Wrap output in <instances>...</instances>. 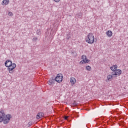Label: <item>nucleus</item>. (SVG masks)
Masks as SVG:
<instances>
[{"mask_svg":"<svg viewBox=\"0 0 128 128\" xmlns=\"http://www.w3.org/2000/svg\"><path fill=\"white\" fill-rule=\"evenodd\" d=\"M77 18H82V12H80L76 14Z\"/></svg>","mask_w":128,"mask_h":128,"instance_id":"obj_11","label":"nucleus"},{"mask_svg":"<svg viewBox=\"0 0 128 128\" xmlns=\"http://www.w3.org/2000/svg\"><path fill=\"white\" fill-rule=\"evenodd\" d=\"M8 16H12V12H8Z\"/></svg>","mask_w":128,"mask_h":128,"instance_id":"obj_25","label":"nucleus"},{"mask_svg":"<svg viewBox=\"0 0 128 128\" xmlns=\"http://www.w3.org/2000/svg\"><path fill=\"white\" fill-rule=\"evenodd\" d=\"M4 66L7 68V70L9 72L10 74L14 73V70L16 68V64L15 63H12V60H8L4 62Z\"/></svg>","mask_w":128,"mask_h":128,"instance_id":"obj_2","label":"nucleus"},{"mask_svg":"<svg viewBox=\"0 0 128 128\" xmlns=\"http://www.w3.org/2000/svg\"><path fill=\"white\" fill-rule=\"evenodd\" d=\"M56 2H58L60 1V0H54Z\"/></svg>","mask_w":128,"mask_h":128,"instance_id":"obj_26","label":"nucleus"},{"mask_svg":"<svg viewBox=\"0 0 128 128\" xmlns=\"http://www.w3.org/2000/svg\"><path fill=\"white\" fill-rule=\"evenodd\" d=\"M106 34H107V36H108V38H110V36H112V32L110 30H108L106 32Z\"/></svg>","mask_w":128,"mask_h":128,"instance_id":"obj_8","label":"nucleus"},{"mask_svg":"<svg viewBox=\"0 0 128 128\" xmlns=\"http://www.w3.org/2000/svg\"><path fill=\"white\" fill-rule=\"evenodd\" d=\"M66 38L67 40H70V34H68L67 36H66Z\"/></svg>","mask_w":128,"mask_h":128,"instance_id":"obj_20","label":"nucleus"},{"mask_svg":"<svg viewBox=\"0 0 128 128\" xmlns=\"http://www.w3.org/2000/svg\"><path fill=\"white\" fill-rule=\"evenodd\" d=\"M112 76H120L122 74V70H114V72H112Z\"/></svg>","mask_w":128,"mask_h":128,"instance_id":"obj_5","label":"nucleus"},{"mask_svg":"<svg viewBox=\"0 0 128 128\" xmlns=\"http://www.w3.org/2000/svg\"><path fill=\"white\" fill-rule=\"evenodd\" d=\"M86 56H84V55H82V60H86Z\"/></svg>","mask_w":128,"mask_h":128,"instance_id":"obj_14","label":"nucleus"},{"mask_svg":"<svg viewBox=\"0 0 128 128\" xmlns=\"http://www.w3.org/2000/svg\"><path fill=\"white\" fill-rule=\"evenodd\" d=\"M64 118V120H68V116H66Z\"/></svg>","mask_w":128,"mask_h":128,"instance_id":"obj_27","label":"nucleus"},{"mask_svg":"<svg viewBox=\"0 0 128 128\" xmlns=\"http://www.w3.org/2000/svg\"><path fill=\"white\" fill-rule=\"evenodd\" d=\"M113 66L114 67V70H117L118 68V66L116 64L114 65Z\"/></svg>","mask_w":128,"mask_h":128,"instance_id":"obj_22","label":"nucleus"},{"mask_svg":"<svg viewBox=\"0 0 128 128\" xmlns=\"http://www.w3.org/2000/svg\"><path fill=\"white\" fill-rule=\"evenodd\" d=\"M112 75H108L107 76V80H108L110 81V80H112Z\"/></svg>","mask_w":128,"mask_h":128,"instance_id":"obj_13","label":"nucleus"},{"mask_svg":"<svg viewBox=\"0 0 128 128\" xmlns=\"http://www.w3.org/2000/svg\"><path fill=\"white\" fill-rule=\"evenodd\" d=\"M88 38L86 40V42L88 44H94V34L92 33H90L88 36Z\"/></svg>","mask_w":128,"mask_h":128,"instance_id":"obj_4","label":"nucleus"},{"mask_svg":"<svg viewBox=\"0 0 128 128\" xmlns=\"http://www.w3.org/2000/svg\"><path fill=\"white\" fill-rule=\"evenodd\" d=\"M110 69L111 70H112L113 72H114V70H116L114 66H112L110 67Z\"/></svg>","mask_w":128,"mask_h":128,"instance_id":"obj_19","label":"nucleus"},{"mask_svg":"<svg viewBox=\"0 0 128 128\" xmlns=\"http://www.w3.org/2000/svg\"><path fill=\"white\" fill-rule=\"evenodd\" d=\"M36 34L38 36H40V29L37 30Z\"/></svg>","mask_w":128,"mask_h":128,"instance_id":"obj_16","label":"nucleus"},{"mask_svg":"<svg viewBox=\"0 0 128 128\" xmlns=\"http://www.w3.org/2000/svg\"><path fill=\"white\" fill-rule=\"evenodd\" d=\"M124 122H122V121H121V122L120 124V126H124Z\"/></svg>","mask_w":128,"mask_h":128,"instance_id":"obj_21","label":"nucleus"},{"mask_svg":"<svg viewBox=\"0 0 128 128\" xmlns=\"http://www.w3.org/2000/svg\"><path fill=\"white\" fill-rule=\"evenodd\" d=\"M10 4V0H3L2 4L6 6V4Z\"/></svg>","mask_w":128,"mask_h":128,"instance_id":"obj_7","label":"nucleus"},{"mask_svg":"<svg viewBox=\"0 0 128 128\" xmlns=\"http://www.w3.org/2000/svg\"><path fill=\"white\" fill-rule=\"evenodd\" d=\"M44 113L42 112H40L38 114L37 116H36V118H42V116H44Z\"/></svg>","mask_w":128,"mask_h":128,"instance_id":"obj_6","label":"nucleus"},{"mask_svg":"<svg viewBox=\"0 0 128 128\" xmlns=\"http://www.w3.org/2000/svg\"><path fill=\"white\" fill-rule=\"evenodd\" d=\"M32 122H29L28 123V126H32Z\"/></svg>","mask_w":128,"mask_h":128,"instance_id":"obj_23","label":"nucleus"},{"mask_svg":"<svg viewBox=\"0 0 128 128\" xmlns=\"http://www.w3.org/2000/svg\"><path fill=\"white\" fill-rule=\"evenodd\" d=\"M80 64H85L84 60H82L80 61Z\"/></svg>","mask_w":128,"mask_h":128,"instance_id":"obj_24","label":"nucleus"},{"mask_svg":"<svg viewBox=\"0 0 128 128\" xmlns=\"http://www.w3.org/2000/svg\"><path fill=\"white\" fill-rule=\"evenodd\" d=\"M32 40L33 42H36L38 40V37L35 36L34 38H33Z\"/></svg>","mask_w":128,"mask_h":128,"instance_id":"obj_18","label":"nucleus"},{"mask_svg":"<svg viewBox=\"0 0 128 128\" xmlns=\"http://www.w3.org/2000/svg\"><path fill=\"white\" fill-rule=\"evenodd\" d=\"M72 106H78V103L76 101H74V102L72 103Z\"/></svg>","mask_w":128,"mask_h":128,"instance_id":"obj_15","label":"nucleus"},{"mask_svg":"<svg viewBox=\"0 0 128 128\" xmlns=\"http://www.w3.org/2000/svg\"><path fill=\"white\" fill-rule=\"evenodd\" d=\"M70 54L73 56H76V55L78 54H76V52L74 50H72L70 52Z\"/></svg>","mask_w":128,"mask_h":128,"instance_id":"obj_10","label":"nucleus"},{"mask_svg":"<svg viewBox=\"0 0 128 128\" xmlns=\"http://www.w3.org/2000/svg\"><path fill=\"white\" fill-rule=\"evenodd\" d=\"M86 70L88 72H90V70H92V67H90V66H86Z\"/></svg>","mask_w":128,"mask_h":128,"instance_id":"obj_12","label":"nucleus"},{"mask_svg":"<svg viewBox=\"0 0 128 128\" xmlns=\"http://www.w3.org/2000/svg\"><path fill=\"white\" fill-rule=\"evenodd\" d=\"M106 82H108V80H106Z\"/></svg>","mask_w":128,"mask_h":128,"instance_id":"obj_29","label":"nucleus"},{"mask_svg":"<svg viewBox=\"0 0 128 128\" xmlns=\"http://www.w3.org/2000/svg\"><path fill=\"white\" fill-rule=\"evenodd\" d=\"M70 82L71 84H76V78H70Z\"/></svg>","mask_w":128,"mask_h":128,"instance_id":"obj_9","label":"nucleus"},{"mask_svg":"<svg viewBox=\"0 0 128 128\" xmlns=\"http://www.w3.org/2000/svg\"><path fill=\"white\" fill-rule=\"evenodd\" d=\"M90 62V60H88L86 58L85 59L84 64H88Z\"/></svg>","mask_w":128,"mask_h":128,"instance_id":"obj_17","label":"nucleus"},{"mask_svg":"<svg viewBox=\"0 0 128 128\" xmlns=\"http://www.w3.org/2000/svg\"><path fill=\"white\" fill-rule=\"evenodd\" d=\"M12 118V116L10 114H8L6 115L4 111L2 110L0 111V122H2L4 124H8Z\"/></svg>","mask_w":128,"mask_h":128,"instance_id":"obj_1","label":"nucleus"},{"mask_svg":"<svg viewBox=\"0 0 128 128\" xmlns=\"http://www.w3.org/2000/svg\"><path fill=\"white\" fill-rule=\"evenodd\" d=\"M63 78L64 76H62V74H58L55 78L54 77H52L51 78H50L48 82V84L50 86H52L53 84H54L55 82H62Z\"/></svg>","mask_w":128,"mask_h":128,"instance_id":"obj_3","label":"nucleus"},{"mask_svg":"<svg viewBox=\"0 0 128 128\" xmlns=\"http://www.w3.org/2000/svg\"><path fill=\"white\" fill-rule=\"evenodd\" d=\"M75 116H76V118H78L79 116H78V114H75Z\"/></svg>","mask_w":128,"mask_h":128,"instance_id":"obj_28","label":"nucleus"}]
</instances>
